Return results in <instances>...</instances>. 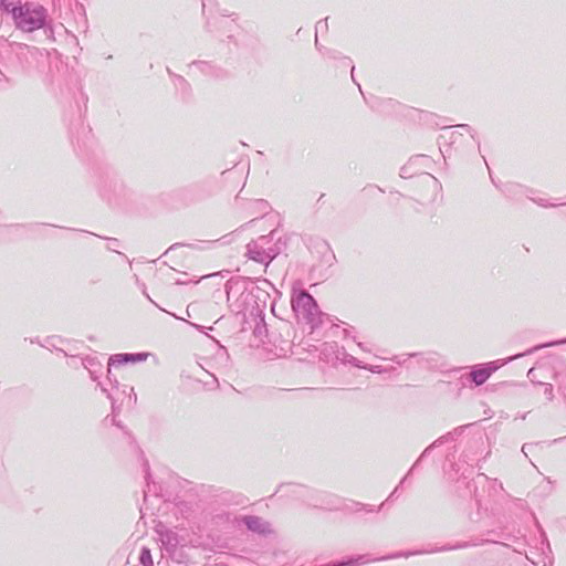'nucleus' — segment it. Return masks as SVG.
<instances>
[{"label": "nucleus", "mask_w": 566, "mask_h": 566, "mask_svg": "<svg viewBox=\"0 0 566 566\" xmlns=\"http://www.w3.org/2000/svg\"><path fill=\"white\" fill-rule=\"evenodd\" d=\"M13 17L19 28L24 31L31 32L43 25L45 14L42 7L13 9Z\"/></svg>", "instance_id": "obj_1"}, {"label": "nucleus", "mask_w": 566, "mask_h": 566, "mask_svg": "<svg viewBox=\"0 0 566 566\" xmlns=\"http://www.w3.org/2000/svg\"><path fill=\"white\" fill-rule=\"evenodd\" d=\"M293 306L311 312L316 307V302L308 293L300 292L297 296L293 298Z\"/></svg>", "instance_id": "obj_2"}, {"label": "nucleus", "mask_w": 566, "mask_h": 566, "mask_svg": "<svg viewBox=\"0 0 566 566\" xmlns=\"http://www.w3.org/2000/svg\"><path fill=\"white\" fill-rule=\"evenodd\" d=\"M470 375L472 377V380L476 385H481L491 376V370L482 368V369H478V370L472 371Z\"/></svg>", "instance_id": "obj_3"}, {"label": "nucleus", "mask_w": 566, "mask_h": 566, "mask_svg": "<svg viewBox=\"0 0 566 566\" xmlns=\"http://www.w3.org/2000/svg\"><path fill=\"white\" fill-rule=\"evenodd\" d=\"M139 560L144 566H153V558L148 548H143Z\"/></svg>", "instance_id": "obj_4"}, {"label": "nucleus", "mask_w": 566, "mask_h": 566, "mask_svg": "<svg viewBox=\"0 0 566 566\" xmlns=\"http://www.w3.org/2000/svg\"><path fill=\"white\" fill-rule=\"evenodd\" d=\"M4 4V0H0V6H3Z\"/></svg>", "instance_id": "obj_5"}]
</instances>
